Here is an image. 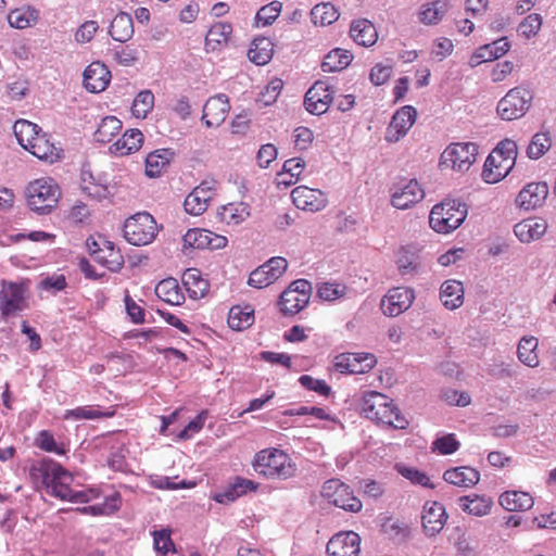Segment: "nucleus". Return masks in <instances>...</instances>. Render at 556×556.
<instances>
[{
	"label": "nucleus",
	"mask_w": 556,
	"mask_h": 556,
	"mask_svg": "<svg viewBox=\"0 0 556 556\" xmlns=\"http://www.w3.org/2000/svg\"><path fill=\"white\" fill-rule=\"evenodd\" d=\"M174 152L169 149H159L149 153L146 157V174L149 177H159L169 165Z\"/></svg>",
	"instance_id": "41"
},
{
	"label": "nucleus",
	"mask_w": 556,
	"mask_h": 556,
	"mask_svg": "<svg viewBox=\"0 0 556 556\" xmlns=\"http://www.w3.org/2000/svg\"><path fill=\"white\" fill-rule=\"evenodd\" d=\"M28 151L39 160L50 163L59 161L62 154V149L56 147L54 142L50 141L47 134L41 131L34 139Z\"/></svg>",
	"instance_id": "31"
},
{
	"label": "nucleus",
	"mask_w": 556,
	"mask_h": 556,
	"mask_svg": "<svg viewBox=\"0 0 556 556\" xmlns=\"http://www.w3.org/2000/svg\"><path fill=\"white\" fill-rule=\"evenodd\" d=\"M340 14L337 8L329 2L316 4L311 11V20L314 25H331L339 18Z\"/></svg>",
	"instance_id": "51"
},
{
	"label": "nucleus",
	"mask_w": 556,
	"mask_h": 556,
	"mask_svg": "<svg viewBox=\"0 0 556 556\" xmlns=\"http://www.w3.org/2000/svg\"><path fill=\"white\" fill-rule=\"evenodd\" d=\"M548 224L543 217H529L517 223L514 227L516 237L523 243L541 239L547 231Z\"/></svg>",
	"instance_id": "27"
},
{
	"label": "nucleus",
	"mask_w": 556,
	"mask_h": 556,
	"mask_svg": "<svg viewBox=\"0 0 556 556\" xmlns=\"http://www.w3.org/2000/svg\"><path fill=\"white\" fill-rule=\"evenodd\" d=\"M552 147V139L548 131L536 132L532 136L528 147L527 156L531 160H539Z\"/></svg>",
	"instance_id": "53"
},
{
	"label": "nucleus",
	"mask_w": 556,
	"mask_h": 556,
	"mask_svg": "<svg viewBox=\"0 0 556 556\" xmlns=\"http://www.w3.org/2000/svg\"><path fill=\"white\" fill-rule=\"evenodd\" d=\"M88 251L94 261L111 271H118L124 266V257L115 244L104 237H91L86 241Z\"/></svg>",
	"instance_id": "12"
},
{
	"label": "nucleus",
	"mask_w": 556,
	"mask_h": 556,
	"mask_svg": "<svg viewBox=\"0 0 556 556\" xmlns=\"http://www.w3.org/2000/svg\"><path fill=\"white\" fill-rule=\"evenodd\" d=\"M361 410L366 418L393 429H406L409 424L394 401L378 391L364 392Z\"/></svg>",
	"instance_id": "1"
},
{
	"label": "nucleus",
	"mask_w": 556,
	"mask_h": 556,
	"mask_svg": "<svg viewBox=\"0 0 556 556\" xmlns=\"http://www.w3.org/2000/svg\"><path fill=\"white\" fill-rule=\"evenodd\" d=\"M518 154L517 143L511 139L502 140L486 157L482 178L488 184H496L513 169Z\"/></svg>",
	"instance_id": "4"
},
{
	"label": "nucleus",
	"mask_w": 556,
	"mask_h": 556,
	"mask_svg": "<svg viewBox=\"0 0 556 556\" xmlns=\"http://www.w3.org/2000/svg\"><path fill=\"white\" fill-rule=\"evenodd\" d=\"M447 514L439 502H426L421 515V523L425 533L429 536L438 534L445 526Z\"/></svg>",
	"instance_id": "23"
},
{
	"label": "nucleus",
	"mask_w": 556,
	"mask_h": 556,
	"mask_svg": "<svg viewBox=\"0 0 556 556\" xmlns=\"http://www.w3.org/2000/svg\"><path fill=\"white\" fill-rule=\"evenodd\" d=\"M283 88V81L280 78L271 79L261 91L257 101L264 105L275 103Z\"/></svg>",
	"instance_id": "63"
},
{
	"label": "nucleus",
	"mask_w": 556,
	"mask_h": 556,
	"mask_svg": "<svg viewBox=\"0 0 556 556\" xmlns=\"http://www.w3.org/2000/svg\"><path fill=\"white\" fill-rule=\"evenodd\" d=\"M361 538L353 531L334 534L327 544L328 556H358Z\"/></svg>",
	"instance_id": "20"
},
{
	"label": "nucleus",
	"mask_w": 556,
	"mask_h": 556,
	"mask_svg": "<svg viewBox=\"0 0 556 556\" xmlns=\"http://www.w3.org/2000/svg\"><path fill=\"white\" fill-rule=\"evenodd\" d=\"M111 37L119 42L128 41L134 35V23L132 18L127 13L117 14L110 26Z\"/></svg>",
	"instance_id": "44"
},
{
	"label": "nucleus",
	"mask_w": 556,
	"mask_h": 556,
	"mask_svg": "<svg viewBox=\"0 0 556 556\" xmlns=\"http://www.w3.org/2000/svg\"><path fill=\"white\" fill-rule=\"evenodd\" d=\"M287 267L288 262L286 258L280 256L271 257L250 274L248 283L257 289L266 288L276 282L287 270Z\"/></svg>",
	"instance_id": "14"
},
{
	"label": "nucleus",
	"mask_w": 556,
	"mask_h": 556,
	"mask_svg": "<svg viewBox=\"0 0 556 556\" xmlns=\"http://www.w3.org/2000/svg\"><path fill=\"white\" fill-rule=\"evenodd\" d=\"M230 111L229 99L226 94L211 97L203 106L202 121L206 127H218L227 118Z\"/></svg>",
	"instance_id": "22"
},
{
	"label": "nucleus",
	"mask_w": 556,
	"mask_h": 556,
	"mask_svg": "<svg viewBox=\"0 0 556 556\" xmlns=\"http://www.w3.org/2000/svg\"><path fill=\"white\" fill-rule=\"evenodd\" d=\"M115 415L114 408L106 410L96 409L91 406H81L74 409H68L65 414V418L79 419H99V418H111Z\"/></svg>",
	"instance_id": "58"
},
{
	"label": "nucleus",
	"mask_w": 556,
	"mask_h": 556,
	"mask_svg": "<svg viewBox=\"0 0 556 556\" xmlns=\"http://www.w3.org/2000/svg\"><path fill=\"white\" fill-rule=\"evenodd\" d=\"M227 242L225 236L202 228L189 229L184 236V244L193 249L218 250L224 249Z\"/></svg>",
	"instance_id": "21"
},
{
	"label": "nucleus",
	"mask_w": 556,
	"mask_h": 556,
	"mask_svg": "<svg viewBox=\"0 0 556 556\" xmlns=\"http://www.w3.org/2000/svg\"><path fill=\"white\" fill-rule=\"evenodd\" d=\"M538 348V339L534 337H523L517 349V355L521 363L529 367H536L539 365V356L535 352Z\"/></svg>",
	"instance_id": "52"
},
{
	"label": "nucleus",
	"mask_w": 556,
	"mask_h": 556,
	"mask_svg": "<svg viewBox=\"0 0 556 556\" xmlns=\"http://www.w3.org/2000/svg\"><path fill=\"white\" fill-rule=\"evenodd\" d=\"M377 364L371 353H341L333 359V368L340 374L361 375L370 371Z\"/></svg>",
	"instance_id": "13"
},
{
	"label": "nucleus",
	"mask_w": 556,
	"mask_h": 556,
	"mask_svg": "<svg viewBox=\"0 0 556 556\" xmlns=\"http://www.w3.org/2000/svg\"><path fill=\"white\" fill-rule=\"evenodd\" d=\"M220 219L228 225H238L244 222L249 215V206L243 202L228 203L219 211Z\"/></svg>",
	"instance_id": "48"
},
{
	"label": "nucleus",
	"mask_w": 556,
	"mask_h": 556,
	"mask_svg": "<svg viewBox=\"0 0 556 556\" xmlns=\"http://www.w3.org/2000/svg\"><path fill=\"white\" fill-rule=\"evenodd\" d=\"M382 532L393 541H403L409 534V527L403 520L386 517L382 521Z\"/></svg>",
	"instance_id": "56"
},
{
	"label": "nucleus",
	"mask_w": 556,
	"mask_h": 556,
	"mask_svg": "<svg viewBox=\"0 0 556 556\" xmlns=\"http://www.w3.org/2000/svg\"><path fill=\"white\" fill-rule=\"evenodd\" d=\"M501 506L508 511H522L530 509L534 498L529 492L510 489L500 495Z\"/></svg>",
	"instance_id": "29"
},
{
	"label": "nucleus",
	"mask_w": 556,
	"mask_h": 556,
	"mask_svg": "<svg viewBox=\"0 0 556 556\" xmlns=\"http://www.w3.org/2000/svg\"><path fill=\"white\" fill-rule=\"evenodd\" d=\"M542 26V16L538 13H531L526 16L518 26L519 35L530 39L539 33Z\"/></svg>",
	"instance_id": "64"
},
{
	"label": "nucleus",
	"mask_w": 556,
	"mask_h": 556,
	"mask_svg": "<svg viewBox=\"0 0 556 556\" xmlns=\"http://www.w3.org/2000/svg\"><path fill=\"white\" fill-rule=\"evenodd\" d=\"M40 20V11L29 4L13 9L8 14V23L12 28L26 29L34 27Z\"/></svg>",
	"instance_id": "30"
},
{
	"label": "nucleus",
	"mask_w": 556,
	"mask_h": 556,
	"mask_svg": "<svg viewBox=\"0 0 556 556\" xmlns=\"http://www.w3.org/2000/svg\"><path fill=\"white\" fill-rule=\"evenodd\" d=\"M467 215L466 203L456 199H445L432 207L429 224L435 232L450 233L464 223Z\"/></svg>",
	"instance_id": "5"
},
{
	"label": "nucleus",
	"mask_w": 556,
	"mask_h": 556,
	"mask_svg": "<svg viewBox=\"0 0 556 556\" xmlns=\"http://www.w3.org/2000/svg\"><path fill=\"white\" fill-rule=\"evenodd\" d=\"M396 265L402 276L415 275L419 268V257L415 252L401 248L397 252Z\"/></svg>",
	"instance_id": "55"
},
{
	"label": "nucleus",
	"mask_w": 556,
	"mask_h": 556,
	"mask_svg": "<svg viewBox=\"0 0 556 556\" xmlns=\"http://www.w3.org/2000/svg\"><path fill=\"white\" fill-rule=\"evenodd\" d=\"M458 505L465 513L472 516L482 517L491 511L493 507V500L486 495L472 493L459 497Z\"/></svg>",
	"instance_id": "32"
},
{
	"label": "nucleus",
	"mask_w": 556,
	"mask_h": 556,
	"mask_svg": "<svg viewBox=\"0 0 556 556\" xmlns=\"http://www.w3.org/2000/svg\"><path fill=\"white\" fill-rule=\"evenodd\" d=\"M154 106V94L150 90L140 91L131 105V113L137 118H146Z\"/></svg>",
	"instance_id": "59"
},
{
	"label": "nucleus",
	"mask_w": 556,
	"mask_h": 556,
	"mask_svg": "<svg viewBox=\"0 0 556 556\" xmlns=\"http://www.w3.org/2000/svg\"><path fill=\"white\" fill-rule=\"evenodd\" d=\"M122 500L117 492L108 496L103 503L85 506L78 509L83 514H91L93 516L111 515L116 511L121 506Z\"/></svg>",
	"instance_id": "54"
},
{
	"label": "nucleus",
	"mask_w": 556,
	"mask_h": 556,
	"mask_svg": "<svg viewBox=\"0 0 556 556\" xmlns=\"http://www.w3.org/2000/svg\"><path fill=\"white\" fill-rule=\"evenodd\" d=\"M333 100V91L327 81L317 80L306 92L304 105L306 110L320 115L329 109Z\"/></svg>",
	"instance_id": "18"
},
{
	"label": "nucleus",
	"mask_w": 556,
	"mask_h": 556,
	"mask_svg": "<svg viewBox=\"0 0 556 556\" xmlns=\"http://www.w3.org/2000/svg\"><path fill=\"white\" fill-rule=\"evenodd\" d=\"M253 469L270 480H287L295 476L296 464L289 454L276 447L258 451L252 462Z\"/></svg>",
	"instance_id": "2"
},
{
	"label": "nucleus",
	"mask_w": 556,
	"mask_h": 556,
	"mask_svg": "<svg viewBox=\"0 0 556 556\" xmlns=\"http://www.w3.org/2000/svg\"><path fill=\"white\" fill-rule=\"evenodd\" d=\"M60 197V187L50 177L38 178L27 187V204L31 211L40 214H47L55 207Z\"/></svg>",
	"instance_id": "6"
},
{
	"label": "nucleus",
	"mask_w": 556,
	"mask_h": 556,
	"mask_svg": "<svg viewBox=\"0 0 556 556\" xmlns=\"http://www.w3.org/2000/svg\"><path fill=\"white\" fill-rule=\"evenodd\" d=\"M352 54L348 50L333 49L324 59L321 70L325 73L338 72L345 68L352 61Z\"/></svg>",
	"instance_id": "49"
},
{
	"label": "nucleus",
	"mask_w": 556,
	"mask_h": 556,
	"mask_svg": "<svg viewBox=\"0 0 556 556\" xmlns=\"http://www.w3.org/2000/svg\"><path fill=\"white\" fill-rule=\"evenodd\" d=\"M111 80V72L101 62H92L84 72V86L90 92L98 93L106 89Z\"/></svg>",
	"instance_id": "26"
},
{
	"label": "nucleus",
	"mask_w": 556,
	"mask_h": 556,
	"mask_svg": "<svg viewBox=\"0 0 556 556\" xmlns=\"http://www.w3.org/2000/svg\"><path fill=\"white\" fill-rule=\"evenodd\" d=\"M157 225L154 217L147 213H137L126 219L124 224V237L132 245H147L157 235Z\"/></svg>",
	"instance_id": "8"
},
{
	"label": "nucleus",
	"mask_w": 556,
	"mask_h": 556,
	"mask_svg": "<svg viewBox=\"0 0 556 556\" xmlns=\"http://www.w3.org/2000/svg\"><path fill=\"white\" fill-rule=\"evenodd\" d=\"M312 285L306 279L292 281L280 294L278 307L282 315L294 316L303 311L309 303Z\"/></svg>",
	"instance_id": "9"
},
{
	"label": "nucleus",
	"mask_w": 556,
	"mask_h": 556,
	"mask_svg": "<svg viewBox=\"0 0 556 556\" xmlns=\"http://www.w3.org/2000/svg\"><path fill=\"white\" fill-rule=\"evenodd\" d=\"M35 446L46 453H53L60 456L67 454L70 442L65 440L56 441L53 433L49 430H41L35 438Z\"/></svg>",
	"instance_id": "40"
},
{
	"label": "nucleus",
	"mask_w": 556,
	"mask_h": 556,
	"mask_svg": "<svg viewBox=\"0 0 556 556\" xmlns=\"http://www.w3.org/2000/svg\"><path fill=\"white\" fill-rule=\"evenodd\" d=\"M231 33L232 27L228 23L217 22L213 24L205 36L206 48L210 50H216L226 46Z\"/></svg>",
	"instance_id": "45"
},
{
	"label": "nucleus",
	"mask_w": 556,
	"mask_h": 556,
	"mask_svg": "<svg viewBox=\"0 0 556 556\" xmlns=\"http://www.w3.org/2000/svg\"><path fill=\"white\" fill-rule=\"evenodd\" d=\"M350 35L357 45L363 47H371L378 39L375 25L366 18L353 21L350 27Z\"/></svg>",
	"instance_id": "33"
},
{
	"label": "nucleus",
	"mask_w": 556,
	"mask_h": 556,
	"mask_svg": "<svg viewBox=\"0 0 556 556\" xmlns=\"http://www.w3.org/2000/svg\"><path fill=\"white\" fill-rule=\"evenodd\" d=\"M443 479L454 486H475L480 480V472L469 466H462L447 469Z\"/></svg>",
	"instance_id": "34"
},
{
	"label": "nucleus",
	"mask_w": 556,
	"mask_h": 556,
	"mask_svg": "<svg viewBox=\"0 0 556 556\" xmlns=\"http://www.w3.org/2000/svg\"><path fill=\"white\" fill-rule=\"evenodd\" d=\"M123 123L116 116H105L94 131V140L101 143L111 142L122 131Z\"/></svg>",
	"instance_id": "46"
},
{
	"label": "nucleus",
	"mask_w": 556,
	"mask_h": 556,
	"mask_svg": "<svg viewBox=\"0 0 556 556\" xmlns=\"http://www.w3.org/2000/svg\"><path fill=\"white\" fill-rule=\"evenodd\" d=\"M151 534L153 538V547L159 556H166L168 553H176V546L172 539L170 529L154 530Z\"/></svg>",
	"instance_id": "57"
},
{
	"label": "nucleus",
	"mask_w": 556,
	"mask_h": 556,
	"mask_svg": "<svg viewBox=\"0 0 556 556\" xmlns=\"http://www.w3.org/2000/svg\"><path fill=\"white\" fill-rule=\"evenodd\" d=\"M532 92L522 87L510 89L497 103V114L504 121L522 117L531 106Z\"/></svg>",
	"instance_id": "11"
},
{
	"label": "nucleus",
	"mask_w": 556,
	"mask_h": 556,
	"mask_svg": "<svg viewBox=\"0 0 556 556\" xmlns=\"http://www.w3.org/2000/svg\"><path fill=\"white\" fill-rule=\"evenodd\" d=\"M182 285L193 300L203 298L210 287L207 280L202 278L200 271L195 268H189L184 273Z\"/></svg>",
	"instance_id": "38"
},
{
	"label": "nucleus",
	"mask_w": 556,
	"mask_h": 556,
	"mask_svg": "<svg viewBox=\"0 0 556 556\" xmlns=\"http://www.w3.org/2000/svg\"><path fill=\"white\" fill-rule=\"evenodd\" d=\"M425 191L416 179H410L395 189L391 197V203L399 210H406L420 202Z\"/></svg>",
	"instance_id": "24"
},
{
	"label": "nucleus",
	"mask_w": 556,
	"mask_h": 556,
	"mask_svg": "<svg viewBox=\"0 0 556 556\" xmlns=\"http://www.w3.org/2000/svg\"><path fill=\"white\" fill-rule=\"evenodd\" d=\"M143 141V134L137 128H130L110 147V152L116 156L129 155L139 151Z\"/></svg>",
	"instance_id": "28"
},
{
	"label": "nucleus",
	"mask_w": 556,
	"mask_h": 556,
	"mask_svg": "<svg viewBox=\"0 0 556 556\" xmlns=\"http://www.w3.org/2000/svg\"><path fill=\"white\" fill-rule=\"evenodd\" d=\"M254 323V309L251 305H235L228 314V325L231 329L241 331Z\"/></svg>",
	"instance_id": "42"
},
{
	"label": "nucleus",
	"mask_w": 556,
	"mask_h": 556,
	"mask_svg": "<svg viewBox=\"0 0 556 556\" xmlns=\"http://www.w3.org/2000/svg\"><path fill=\"white\" fill-rule=\"evenodd\" d=\"M29 476L34 483H41L42 486H70L73 482V475L51 458L33 464Z\"/></svg>",
	"instance_id": "7"
},
{
	"label": "nucleus",
	"mask_w": 556,
	"mask_h": 556,
	"mask_svg": "<svg viewBox=\"0 0 556 556\" xmlns=\"http://www.w3.org/2000/svg\"><path fill=\"white\" fill-rule=\"evenodd\" d=\"M394 468L399 475L407 479L412 484H417L420 486H433L430 484L429 477L417 468L406 466L404 464H396Z\"/></svg>",
	"instance_id": "60"
},
{
	"label": "nucleus",
	"mask_w": 556,
	"mask_h": 556,
	"mask_svg": "<svg viewBox=\"0 0 556 556\" xmlns=\"http://www.w3.org/2000/svg\"><path fill=\"white\" fill-rule=\"evenodd\" d=\"M156 296L170 305H181L185 302V294L175 278H167L160 281L155 287Z\"/></svg>",
	"instance_id": "37"
},
{
	"label": "nucleus",
	"mask_w": 556,
	"mask_h": 556,
	"mask_svg": "<svg viewBox=\"0 0 556 556\" xmlns=\"http://www.w3.org/2000/svg\"><path fill=\"white\" fill-rule=\"evenodd\" d=\"M31 281L27 278L0 281V318L9 321L29 307Z\"/></svg>",
	"instance_id": "3"
},
{
	"label": "nucleus",
	"mask_w": 556,
	"mask_h": 556,
	"mask_svg": "<svg viewBox=\"0 0 556 556\" xmlns=\"http://www.w3.org/2000/svg\"><path fill=\"white\" fill-rule=\"evenodd\" d=\"M48 496L60 498L72 503H88L100 496V489H85L74 491L73 489H43Z\"/></svg>",
	"instance_id": "35"
},
{
	"label": "nucleus",
	"mask_w": 556,
	"mask_h": 556,
	"mask_svg": "<svg viewBox=\"0 0 556 556\" xmlns=\"http://www.w3.org/2000/svg\"><path fill=\"white\" fill-rule=\"evenodd\" d=\"M414 299L413 289L395 287L390 289L382 298L380 307L386 316L396 317L412 306Z\"/></svg>",
	"instance_id": "15"
},
{
	"label": "nucleus",
	"mask_w": 556,
	"mask_h": 556,
	"mask_svg": "<svg viewBox=\"0 0 556 556\" xmlns=\"http://www.w3.org/2000/svg\"><path fill=\"white\" fill-rule=\"evenodd\" d=\"M215 180L202 181L185 199L184 206L186 212L194 216L203 214L207 210L208 203L215 194Z\"/></svg>",
	"instance_id": "17"
},
{
	"label": "nucleus",
	"mask_w": 556,
	"mask_h": 556,
	"mask_svg": "<svg viewBox=\"0 0 556 556\" xmlns=\"http://www.w3.org/2000/svg\"><path fill=\"white\" fill-rule=\"evenodd\" d=\"M282 168H283V175L285 176L289 175V180L282 181L283 187L287 188L292 185H295L299 181L301 174L303 173V170L305 168V162L301 157H292V159L285 161Z\"/></svg>",
	"instance_id": "61"
},
{
	"label": "nucleus",
	"mask_w": 556,
	"mask_h": 556,
	"mask_svg": "<svg viewBox=\"0 0 556 556\" xmlns=\"http://www.w3.org/2000/svg\"><path fill=\"white\" fill-rule=\"evenodd\" d=\"M332 492L323 493L330 503L346 511L356 513L362 509V501L350 492V489H328Z\"/></svg>",
	"instance_id": "36"
},
{
	"label": "nucleus",
	"mask_w": 556,
	"mask_h": 556,
	"mask_svg": "<svg viewBox=\"0 0 556 556\" xmlns=\"http://www.w3.org/2000/svg\"><path fill=\"white\" fill-rule=\"evenodd\" d=\"M281 12V3L279 1H273L264 7H262L255 16V22L257 26H268L271 25Z\"/></svg>",
	"instance_id": "62"
},
{
	"label": "nucleus",
	"mask_w": 556,
	"mask_h": 556,
	"mask_svg": "<svg viewBox=\"0 0 556 556\" xmlns=\"http://www.w3.org/2000/svg\"><path fill=\"white\" fill-rule=\"evenodd\" d=\"M547 194L548 186L546 182H530L520 190L516 203L525 210H533L544 203Z\"/></svg>",
	"instance_id": "25"
},
{
	"label": "nucleus",
	"mask_w": 556,
	"mask_h": 556,
	"mask_svg": "<svg viewBox=\"0 0 556 556\" xmlns=\"http://www.w3.org/2000/svg\"><path fill=\"white\" fill-rule=\"evenodd\" d=\"M448 4L443 0H434L432 2L425 3L418 13V20L425 25H435L446 14Z\"/></svg>",
	"instance_id": "43"
},
{
	"label": "nucleus",
	"mask_w": 556,
	"mask_h": 556,
	"mask_svg": "<svg viewBox=\"0 0 556 556\" xmlns=\"http://www.w3.org/2000/svg\"><path fill=\"white\" fill-rule=\"evenodd\" d=\"M293 204L302 211L318 212L328 204L327 195L319 189L298 186L291 192Z\"/></svg>",
	"instance_id": "19"
},
{
	"label": "nucleus",
	"mask_w": 556,
	"mask_h": 556,
	"mask_svg": "<svg viewBox=\"0 0 556 556\" xmlns=\"http://www.w3.org/2000/svg\"><path fill=\"white\" fill-rule=\"evenodd\" d=\"M417 111L412 105H405L397 110L387 127L384 139L390 143L400 141L415 124Z\"/></svg>",
	"instance_id": "16"
},
{
	"label": "nucleus",
	"mask_w": 556,
	"mask_h": 556,
	"mask_svg": "<svg viewBox=\"0 0 556 556\" xmlns=\"http://www.w3.org/2000/svg\"><path fill=\"white\" fill-rule=\"evenodd\" d=\"M478 146L473 142H454L445 148L440 166L458 172H467L476 162Z\"/></svg>",
	"instance_id": "10"
},
{
	"label": "nucleus",
	"mask_w": 556,
	"mask_h": 556,
	"mask_svg": "<svg viewBox=\"0 0 556 556\" xmlns=\"http://www.w3.org/2000/svg\"><path fill=\"white\" fill-rule=\"evenodd\" d=\"M440 299L448 309H456L464 303V288L458 280H446L441 286Z\"/></svg>",
	"instance_id": "39"
},
{
	"label": "nucleus",
	"mask_w": 556,
	"mask_h": 556,
	"mask_svg": "<svg viewBox=\"0 0 556 556\" xmlns=\"http://www.w3.org/2000/svg\"><path fill=\"white\" fill-rule=\"evenodd\" d=\"M13 128L18 143L27 151L30 149L34 139L41 131L38 125L26 119L15 122Z\"/></svg>",
	"instance_id": "50"
},
{
	"label": "nucleus",
	"mask_w": 556,
	"mask_h": 556,
	"mask_svg": "<svg viewBox=\"0 0 556 556\" xmlns=\"http://www.w3.org/2000/svg\"><path fill=\"white\" fill-rule=\"evenodd\" d=\"M273 42L266 37L256 38L252 41L248 52L251 62L256 65H265L273 58Z\"/></svg>",
	"instance_id": "47"
}]
</instances>
